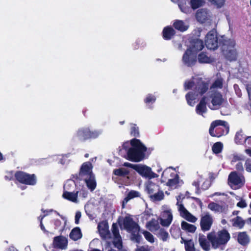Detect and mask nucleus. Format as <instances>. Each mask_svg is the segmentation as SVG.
<instances>
[{
    "label": "nucleus",
    "instance_id": "b1692460",
    "mask_svg": "<svg viewBox=\"0 0 251 251\" xmlns=\"http://www.w3.org/2000/svg\"><path fill=\"white\" fill-rule=\"evenodd\" d=\"M196 17L198 21L203 23L209 19L210 15L207 10L201 9L197 11Z\"/></svg>",
    "mask_w": 251,
    "mask_h": 251
},
{
    "label": "nucleus",
    "instance_id": "393cba45",
    "mask_svg": "<svg viewBox=\"0 0 251 251\" xmlns=\"http://www.w3.org/2000/svg\"><path fill=\"white\" fill-rule=\"evenodd\" d=\"M173 26L175 29L184 32L186 31L189 27V24L182 20H176L173 24Z\"/></svg>",
    "mask_w": 251,
    "mask_h": 251
},
{
    "label": "nucleus",
    "instance_id": "423d86ee",
    "mask_svg": "<svg viewBox=\"0 0 251 251\" xmlns=\"http://www.w3.org/2000/svg\"><path fill=\"white\" fill-rule=\"evenodd\" d=\"M229 126L227 122L222 120H216L211 124L209 132L213 137H220L228 133Z\"/></svg>",
    "mask_w": 251,
    "mask_h": 251
},
{
    "label": "nucleus",
    "instance_id": "79ce46f5",
    "mask_svg": "<svg viewBox=\"0 0 251 251\" xmlns=\"http://www.w3.org/2000/svg\"><path fill=\"white\" fill-rule=\"evenodd\" d=\"M43 212L45 213L43 215H41L38 217V219L40 220V227L42 231H43L45 233L48 232V231L45 229V227L43 224L42 220L43 218L49 215L50 213L54 211L53 209H50L49 210H44L43 209H42Z\"/></svg>",
    "mask_w": 251,
    "mask_h": 251
},
{
    "label": "nucleus",
    "instance_id": "864d4df0",
    "mask_svg": "<svg viewBox=\"0 0 251 251\" xmlns=\"http://www.w3.org/2000/svg\"><path fill=\"white\" fill-rule=\"evenodd\" d=\"M223 144L221 142L215 143L212 147V151L215 153H219L223 149Z\"/></svg>",
    "mask_w": 251,
    "mask_h": 251
},
{
    "label": "nucleus",
    "instance_id": "6e6d98bb",
    "mask_svg": "<svg viewBox=\"0 0 251 251\" xmlns=\"http://www.w3.org/2000/svg\"><path fill=\"white\" fill-rule=\"evenodd\" d=\"M186 1L184 3L181 2H179L178 4V7L180 8V10L185 13H188L190 11V9L187 6H186Z\"/></svg>",
    "mask_w": 251,
    "mask_h": 251
},
{
    "label": "nucleus",
    "instance_id": "c03bdc74",
    "mask_svg": "<svg viewBox=\"0 0 251 251\" xmlns=\"http://www.w3.org/2000/svg\"><path fill=\"white\" fill-rule=\"evenodd\" d=\"M246 137L242 131L237 132L235 137V142L237 144H242L245 143Z\"/></svg>",
    "mask_w": 251,
    "mask_h": 251
},
{
    "label": "nucleus",
    "instance_id": "de8ad7c7",
    "mask_svg": "<svg viewBox=\"0 0 251 251\" xmlns=\"http://www.w3.org/2000/svg\"><path fill=\"white\" fill-rule=\"evenodd\" d=\"M205 3L204 0H191L190 4L193 9H196L202 6Z\"/></svg>",
    "mask_w": 251,
    "mask_h": 251
},
{
    "label": "nucleus",
    "instance_id": "0e129e2a",
    "mask_svg": "<svg viewBox=\"0 0 251 251\" xmlns=\"http://www.w3.org/2000/svg\"><path fill=\"white\" fill-rule=\"evenodd\" d=\"M13 176H14L13 172H8L6 173L4 178L6 180H10L13 179Z\"/></svg>",
    "mask_w": 251,
    "mask_h": 251
},
{
    "label": "nucleus",
    "instance_id": "49530a36",
    "mask_svg": "<svg viewBox=\"0 0 251 251\" xmlns=\"http://www.w3.org/2000/svg\"><path fill=\"white\" fill-rule=\"evenodd\" d=\"M141 232L143 234L146 240L149 242L151 243H153L154 242L155 238L151 233L147 230H143L141 231Z\"/></svg>",
    "mask_w": 251,
    "mask_h": 251
},
{
    "label": "nucleus",
    "instance_id": "bb28decb",
    "mask_svg": "<svg viewBox=\"0 0 251 251\" xmlns=\"http://www.w3.org/2000/svg\"><path fill=\"white\" fill-rule=\"evenodd\" d=\"M145 226L151 232H155L160 229L158 220L154 218H151V220L147 222Z\"/></svg>",
    "mask_w": 251,
    "mask_h": 251
},
{
    "label": "nucleus",
    "instance_id": "6ab92c4d",
    "mask_svg": "<svg viewBox=\"0 0 251 251\" xmlns=\"http://www.w3.org/2000/svg\"><path fill=\"white\" fill-rule=\"evenodd\" d=\"M112 232L113 236V243L114 247L119 249L122 248V238L119 234L118 226L116 224H113L112 225Z\"/></svg>",
    "mask_w": 251,
    "mask_h": 251
},
{
    "label": "nucleus",
    "instance_id": "a211bd4d",
    "mask_svg": "<svg viewBox=\"0 0 251 251\" xmlns=\"http://www.w3.org/2000/svg\"><path fill=\"white\" fill-rule=\"evenodd\" d=\"M68 241L66 237L63 236L54 237L52 242V246L54 248L62 250L67 249Z\"/></svg>",
    "mask_w": 251,
    "mask_h": 251
},
{
    "label": "nucleus",
    "instance_id": "0eeeda50",
    "mask_svg": "<svg viewBox=\"0 0 251 251\" xmlns=\"http://www.w3.org/2000/svg\"><path fill=\"white\" fill-rule=\"evenodd\" d=\"M171 169L175 171L173 167H169L164 171L162 174V178L164 181L167 180V185L173 189L176 188L181 183L179 180L178 175L174 171L172 172Z\"/></svg>",
    "mask_w": 251,
    "mask_h": 251
},
{
    "label": "nucleus",
    "instance_id": "473e14b6",
    "mask_svg": "<svg viewBox=\"0 0 251 251\" xmlns=\"http://www.w3.org/2000/svg\"><path fill=\"white\" fill-rule=\"evenodd\" d=\"M203 47L204 45L202 41L200 39H197L194 41L192 47L189 49L193 50V52H196V54H197V52L202 50Z\"/></svg>",
    "mask_w": 251,
    "mask_h": 251
},
{
    "label": "nucleus",
    "instance_id": "a878e982",
    "mask_svg": "<svg viewBox=\"0 0 251 251\" xmlns=\"http://www.w3.org/2000/svg\"><path fill=\"white\" fill-rule=\"evenodd\" d=\"M206 97H203L200 100L199 103L197 105L196 108V113L203 116V114L207 111Z\"/></svg>",
    "mask_w": 251,
    "mask_h": 251
},
{
    "label": "nucleus",
    "instance_id": "20e7f679",
    "mask_svg": "<svg viewBox=\"0 0 251 251\" xmlns=\"http://www.w3.org/2000/svg\"><path fill=\"white\" fill-rule=\"evenodd\" d=\"M124 228L128 232L131 233L130 239L137 244L142 242L143 238L139 234L140 229L139 225L130 217H126L123 221Z\"/></svg>",
    "mask_w": 251,
    "mask_h": 251
},
{
    "label": "nucleus",
    "instance_id": "09e8293b",
    "mask_svg": "<svg viewBox=\"0 0 251 251\" xmlns=\"http://www.w3.org/2000/svg\"><path fill=\"white\" fill-rule=\"evenodd\" d=\"M153 217V214L151 213L150 210H146L143 214L142 216V221L144 222L145 221L148 222V221H150L151 220V218Z\"/></svg>",
    "mask_w": 251,
    "mask_h": 251
},
{
    "label": "nucleus",
    "instance_id": "603ef678",
    "mask_svg": "<svg viewBox=\"0 0 251 251\" xmlns=\"http://www.w3.org/2000/svg\"><path fill=\"white\" fill-rule=\"evenodd\" d=\"M130 134L135 137H138L139 135V128L136 125L130 124Z\"/></svg>",
    "mask_w": 251,
    "mask_h": 251
},
{
    "label": "nucleus",
    "instance_id": "13d9d810",
    "mask_svg": "<svg viewBox=\"0 0 251 251\" xmlns=\"http://www.w3.org/2000/svg\"><path fill=\"white\" fill-rule=\"evenodd\" d=\"M69 156V154H66L64 155H58L56 156L57 159L59 160V163L62 165H65L68 163V161L67 158Z\"/></svg>",
    "mask_w": 251,
    "mask_h": 251
},
{
    "label": "nucleus",
    "instance_id": "f8f14e48",
    "mask_svg": "<svg viewBox=\"0 0 251 251\" xmlns=\"http://www.w3.org/2000/svg\"><path fill=\"white\" fill-rule=\"evenodd\" d=\"M16 179L20 183L34 185L36 180L34 175H29L23 172H17L14 174Z\"/></svg>",
    "mask_w": 251,
    "mask_h": 251
},
{
    "label": "nucleus",
    "instance_id": "412c9836",
    "mask_svg": "<svg viewBox=\"0 0 251 251\" xmlns=\"http://www.w3.org/2000/svg\"><path fill=\"white\" fill-rule=\"evenodd\" d=\"M74 138L80 141L89 140V127L79 128L74 134Z\"/></svg>",
    "mask_w": 251,
    "mask_h": 251
},
{
    "label": "nucleus",
    "instance_id": "9b49d317",
    "mask_svg": "<svg viewBox=\"0 0 251 251\" xmlns=\"http://www.w3.org/2000/svg\"><path fill=\"white\" fill-rule=\"evenodd\" d=\"M173 216L171 208L166 205L163 206L160 217L158 219L161 225L163 226H169L173 221Z\"/></svg>",
    "mask_w": 251,
    "mask_h": 251
},
{
    "label": "nucleus",
    "instance_id": "bf43d9fd",
    "mask_svg": "<svg viewBox=\"0 0 251 251\" xmlns=\"http://www.w3.org/2000/svg\"><path fill=\"white\" fill-rule=\"evenodd\" d=\"M211 4L216 5L218 7H221L224 4L225 0H207Z\"/></svg>",
    "mask_w": 251,
    "mask_h": 251
},
{
    "label": "nucleus",
    "instance_id": "aec40b11",
    "mask_svg": "<svg viewBox=\"0 0 251 251\" xmlns=\"http://www.w3.org/2000/svg\"><path fill=\"white\" fill-rule=\"evenodd\" d=\"M234 236L237 242L242 246H247L250 242V238L245 231L238 232Z\"/></svg>",
    "mask_w": 251,
    "mask_h": 251
},
{
    "label": "nucleus",
    "instance_id": "58836bf2",
    "mask_svg": "<svg viewBox=\"0 0 251 251\" xmlns=\"http://www.w3.org/2000/svg\"><path fill=\"white\" fill-rule=\"evenodd\" d=\"M198 59L200 63H209L212 61V59L203 52L198 55Z\"/></svg>",
    "mask_w": 251,
    "mask_h": 251
},
{
    "label": "nucleus",
    "instance_id": "69168bd1",
    "mask_svg": "<svg viewBox=\"0 0 251 251\" xmlns=\"http://www.w3.org/2000/svg\"><path fill=\"white\" fill-rule=\"evenodd\" d=\"M245 146L248 148H251V136L246 138L245 141Z\"/></svg>",
    "mask_w": 251,
    "mask_h": 251
},
{
    "label": "nucleus",
    "instance_id": "f704fd0d",
    "mask_svg": "<svg viewBox=\"0 0 251 251\" xmlns=\"http://www.w3.org/2000/svg\"><path fill=\"white\" fill-rule=\"evenodd\" d=\"M181 226L183 230L191 233H194L197 228L195 226L190 224L185 221L181 222Z\"/></svg>",
    "mask_w": 251,
    "mask_h": 251
},
{
    "label": "nucleus",
    "instance_id": "72a5a7b5",
    "mask_svg": "<svg viewBox=\"0 0 251 251\" xmlns=\"http://www.w3.org/2000/svg\"><path fill=\"white\" fill-rule=\"evenodd\" d=\"M176 31L171 26L165 27L163 30V38L166 40H170L175 34Z\"/></svg>",
    "mask_w": 251,
    "mask_h": 251
},
{
    "label": "nucleus",
    "instance_id": "4be33fe9",
    "mask_svg": "<svg viewBox=\"0 0 251 251\" xmlns=\"http://www.w3.org/2000/svg\"><path fill=\"white\" fill-rule=\"evenodd\" d=\"M98 230L101 238L107 240L111 238V234L108 229V226L105 222H101L98 225Z\"/></svg>",
    "mask_w": 251,
    "mask_h": 251
},
{
    "label": "nucleus",
    "instance_id": "4d7b16f0",
    "mask_svg": "<svg viewBox=\"0 0 251 251\" xmlns=\"http://www.w3.org/2000/svg\"><path fill=\"white\" fill-rule=\"evenodd\" d=\"M156 100V98L154 96L151 95V94H148L146 99H145L144 101L145 102L148 104L149 105L150 104H152L155 102Z\"/></svg>",
    "mask_w": 251,
    "mask_h": 251
},
{
    "label": "nucleus",
    "instance_id": "8fccbe9b",
    "mask_svg": "<svg viewBox=\"0 0 251 251\" xmlns=\"http://www.w3.org/2000/svg\"><path fill=\"white\" fill-rule=\"evenodd\" d=\"M75 183L72 180H68L64 185V191L72 190L75 186Z\"/></svg>",
    "mask_w": 251,
    "mask_h": 251
},
{
    "label": "nucleus",
    "instance_id": "e2e57ef3",
    "mask_svg": "<svg viewBox=\"0 0 251 251\" xmlns=\"http://www.w3.org/2000/svg\"><path fill=\"white\" fill-rule=\"evenodd\" d=\"M246 170L249 172H251V159H248L245 163Z\"/></svg>",
    "mask_w": 251,
    "mask_h": 251
},
{
    "label": "nucleus",
    "instance_id": "338daca9",
    "mask_svg": "<svg viewBox=\"0 0 251 251\" xmlns=\"http://www.w3.org/2000/svg\"><path fill=\"white\" fill-rule=\"evenodd\" d=\"M247 204L244 200H241L237 203V206L240 208H245L247 206Z\"/></svg>",
    "mask_w": 251,
    "mask_h": 251
},
{
    "label": "nucleus",
    "instance_id": "a19ab883",
    "mask_svg": "<svg viewBox=\"0 0 251 251\" xmlns=\"http://www.w3.org/2000/svg\"><path fill=\"white\" fill-rule=\"evenodd\" d=\"M102 129L91 130L89 128V140L98 138L102 133Z\"/></svg>",
    "mask_w": 251,
    "mask_h": 251
},
{
    "label": "nucleus",
    "instance_id": "c9c22d12",
    "mask_svg": "<svg viewBox=\"0 0 251 251\" xmlns=\"http://www.w3.org/2000/svg\"><path fill=\"white\" fill-rule=\"evenodd\" d=\"M146 188L148 193L150 194V195H152L155 192L158 191L159 189V186L157 185L151 181H148Z\"/></svg>",
    "mask_w": 251,
    "mask_h": 251
},
{
    "label": "nucleus",
    "instance_id": "9d476101",
    "mask_svg": "<svg viewBox=\"0 0 251 251\" xmlns=\"http://www.w3.org/2000/svg\"><path fill=\"white\" fill-rule=\"evenodd\" d=\"M181 197L180 195L176 197V205L180 216L189 222L195 223L197 221V218L185 208L182 202L180 201Z\"/></svg>",
    "mask_w": 251,
    "mask_h": 251
},
{
    "label": "nucleus",
    "instance_id": "37998d69",
    "mask_svg": "<svg viewBox=\"0 0 251 251\" xmlns=\"http://www.w3.org/2000/svg\"><path fill=\"white\" fill-rule=\"evenodd\" d=\"M208 208L212 211L216 212H222L223 211V207L215 202H210L208 205Z\"/></svg>",
    "mask_w": 251,
    "mask_h": 251
},
{
    "label": "nucleus",
    "instance_id": "ddd939ff",
    "mask_svg": "<svg viewBox=\"0 0 251 251\" xmlns=\"http://www.w3.org/2000/svg\"><path fill=\"white\" fill-rule=\"evenodd\" d=\"M134 170L143 177L149 179L156 178L158 176V175L152 171L151 167L145 165L136 164L134 166Z\"/></svg>",
    "mask_w": 251,
    "mask_h": 251
},
{
    "label": "nucleus",
    "instance_id": "c756f323",
    "mask_svg": "<svg viewBox=\"0 0 251 251\" xmlns=\"http://www.w3.org/2000/svg\"><path fill=\"white\" fill-rule=\"evenodd\" d=\"M230 222L231 223L232 226L233 227L239 229L243 228L245 225V221L242 218L238 216L230 219Z\"/></svg>",
    "mask_w": 251,
    "mask_h": 251
},
{
    "label": "nucleus",
    "instance_id": "39448f33",
    "mask_svg": "<svg viewBox=\"0 0 251 251\" xmlns=\"http://www.w3.org/2000/svg\"><path fill=\"white\" fill-rule=\"evenodd\" d=\"M92 170V165L90 162L84 163L81 166L79 174V177L85 180L87 187L91 191L96 187V181Z\"/></svg>",
    "mask_w": 251,
    "mask_h": 251
},
{
    "label": "nucleus",
    "instance_id": "f257e3e1",
    "mask_svg": "<svg viewBox=\"0 0 251 251\" xmlns=\"http://www.w3.org/2000/svg\"><path fill=\"white\" fill-rule=\"evenodd\" d=\"M185 90L192 89L186 96L187 103L190 106H194L199 97L204 94L208 89V84L199 77H193L191 80L185 81Z\"/></svg>",
    "mask_w": 251,
    "mask_h": 251
},
{
    "label": "nucleus",
    "instance_id": "5701e85b",
    "mask_svg": "<svg viewBox=\"0 0 251 251\" xmlns=\"http://www.w3.org/2000/svg\"><path fill=\"white\" fill-rule=\"evenodd\" d=\"M245 157L242 154H234L231 160L232 165H235V168L239 171H243L244 167L242 161H244Z\"/></svg>",
    "mask_w": 251,
    "mask_h": 251
},
{
    "label": "nucleus",
    "instance_id": "ea45409f",
    "mask_svg": "<svg viewBox=\"0 0 251 251\" xmlns=\"http://www.w3.org/2000/svg\"><path fill=\"white\" fill-rule=\"evenodd\" d=\"M223 79L221 78H218L213 83L210 88V92L217 91V89H221L223 86Z\"/></svg>",
    "mask_w": 251,
    "mask_h": 251
},
{
    "label": "nucleus",
    "instance_id": "cd10ccee",
    "mask_svg": "<svg viewBox=\"0 0 251 251\" xmlns=\"http://www.w3.org/2000/svg\"><path fill=\"white\" fill-rule=\"evenodd\" d=\"M209 241L202 234H199V243L201 248L205 251H209L211 249Z\"/></svg>",
    "mask_w": 251,
    "mask_h": 251
},
{
    "label": "nucleus",
    "instance_id": "f3484780",
    "mask_svg": "<svg viewBox=\"0 0 251 251\" xmlns=\"http://www.w3.org/2000/svg\"><path fill=\"white\" fill-rule=\"evenodd\" d=\"M183 63L187 66H192L195 65L197 61L196 52L190 49H187L182 57Z\"/></svg>",
    "mask_w": 251,
    "mask_h": 251
},
{
    "label": "nucleus",
    "instance_id": "3c124183",
    "mask_svg": "<svg viewBox=\"0 0 251 251\" xmlns=\"http://www.w3.org/2000/svg\"><path fill=\"white\" fill-rule=\"evenodd\" d=\"M182 240L185 244V248L186 251H195L193 242L192 240Z\"/></svg>",
    "mask_w": 251,
    "mask_h": 251
},
{
    "label": "nucleus",
    "instance_id": "c85d7f7f",
    "mask_svg": "<svg viewBox=\"0 0 251 251\" xmlns=\"http://www.w3.org/2000/svg\"><path fill=\"white\" fill-rule=\"evenodd\" d=\"M78 191L75 192L71 191H64L62 197L72 202L77 203L78 202Z\"/></svg>",
    "mask_w": 251,
    "mask_h": 251
},
{
    "label": "nucleus",
    "instance_id": "2eb2a0df",
    "mask_svg": "<svg viewBox=\"0 0 251 251\" xmlns=\"http://www.w3.org/2000/svg\"><path fill=\"white\" fill-rule=\"evenodd\" d=\"M213 222L212 216L208 213H204L201 215L200 222L201 229L203 231L210 230Z\"/></svg>",
    "mask_w": 251,
    "mask_h": 251
},
{
    "label": "nucleus",
    "instance_id": "1a4fd4ad",
    "mask_svg": "<svg viewBox=\"0 0 251 251\" xmlns=\"http://www.w3.org/2000/svg\"><path fill=\"white\" fill-rule=\"evenodd\" d=\"M228 184L233 189H237L242 187L245 183V178L242 175L235 171L232 172L228 178Z\"/></svg>",
    "mask_w": 251,
    "mask_h": 251
},
{
    "label": "nucleus",
    "instance_id": "680f3d73",
    "mask_svg": "<svg viewBox=\"0 0 251 251\" xmlns=\"http://www.w3.org/2000/svg\"><path fill=\"white\" fill-rule=\"evenodd\" d=\"M81 217V213L80 211H76L75 215V222L78 225L79 223V220Z\"/></svg>",
    "mask_w": 251,
    "mask_h": 251
},
{
    "label": "nucleus",
    "instance_id": "5fc2aeb1",
    "mask_svg": "<svg viewBox=\"0 0 251 251\" xmlns=\"http://www.w3.org/2000/svg\"><path fill=\"white\" fill-rule=\"evenodd\" d=\"M204 180V178L202 175H198L197 178L193 182V185L196 187V191H198L200 189V184L201 182Z\"/></svg>",
    "mask_w": 251,
    "mask_h": 251
},
{
    "label": "nucleus",
    "instance_id": "6e6552de",
    "mask_svg": "<svg viewBox=\"0 0 251 251\" xmlns=\"http://www.w3.org/2000/svg\"><path fill=\"white\" fill-rule=\"evenodd\" d=\"M235 41L233 39L225 40L222 45V49L226 58L230 60H235L237 58V51L235 48Z\"/></svg>",
    "mask_w": 251,
    "mask_h": 251
},
{
    "label": "nucleus",
    "instance_id": "7ed1b4c3",
    "mask_svg": "<svg viewBox=\"0 0 251 251\" xmlns=\"http://www.w3.org/2000/svg\"><path fill=\"white\" fill-rule=\"evenodd\" d=\"M207 239L214 249L225 250L226 245L230 239L229 232L222 229L217 232H211L207 234Z\"/></svg>",
    "mask_w": 251,
    "mask_h": 251
},
{
    "label": "nucleus",
    "instance_id": "f03ea898",
    "mask_svg": "<svg viewBox=\"0 0 251 251\" xmlns=\"http://www.w3.org/2000/svg\"><path fill=\"white\" fill-rule=\"evenodd\" d=\"M125 150L126 152V158L131 161L139 162L144 159L147 148L137 139H133L130 143H124L119 152L121 154Z\"/></svg>",
    "mask_w": 251,
    "mask_h": 251
},
{
    "label": "nucleus",
    "instance_id": "052dcab7",
    "mask_svg": "<svg viewBox=\"0 0 251 251\" xmlns=\"http://www.w3.org/2000/svg\"><path fill=\"white\" fill-rule=\"evenodd\" d=\"M211 182L208 179H204L202 184H201V188L203 190H207L210 186Z\"/></svg>",
    "mask_w": 251,
    "mask_h": 251
},
{
    "label": "nucleus",
    "instance_id": "4c0bfd02",
    "mask_svg": "<svg viewBox=\"0 0 251 251\" xmlns=\"http://www.w3.org/2000/svg\"><path fill=\"white\" fill-rule=\"evenodd\" d=\"M113 173L116 176L125 177L127 176L129 173V171L128 169L125 168H120L114 170L113 171Z\"/></svg>",
    "mask_w": 251,
    "mask_h": 251
},
{
    "label": "nucleus",
    "instance_id": "a18cd8bd",
    "mask_svg": "<svg viewBox=\"0 0 251 251\" xmlns=\"http://www.w3.org/2000/svg\"><path fill=\"white\" fill-rule=\"evenodd\" d=\"M164 193L162 191H159L155 192L152 195H150V198L153 201H159L163 199Z\"/></svg>",
    "mask_w": 251,
    "mask_h": 251
},
{
    "label": "nucleus",
    "instance_id": "e433bc0d",
    "mask_svg": "<svg viewBox=\"0 0 251 251\" xmlns=\"http://www.w3.org/2000/svg\"><path fill=\"white\" fill-rule=\"evenodd\" d=\"M156 235L159 239L163 242L168 241L170 237L168 232L163 228L159 229L156 233Z\"/></svg>",
    "mask_w": 251,
    "mask_h": 251
},
{
    "label": "nucleus",
    "instance_id": "4468645a",
    "mask_svg": "<svg viewBox=\"0 0 251 251\" xmlns=\"http://www.w3.org/2000/svg\"><path fill=\"white\" fill-rule=\"evenodd\" d=\"M205 46L208 49L215 50L218 47L217 34L215 30L210 31L205 39Z\"/></svg>",
    "mask_w": 251,
    "mask_h": 251
},
{
    "label": "nucleus",
    "instance_id": "dca6fc26",
    "mask_svg": "<svg viewBox=\"0 0 251 251\" xmlns=\"http://www.w3.org/2000/svg\"><path fill=\"white\" fill-rule=\"evenodd\" d=\"M212 105H209L210 109L215 110L218 109L222 104L224 99L222 95L217 91L210 92Z\"/></svg>",
    "mask_w": 251,
    "mask_h": 251
},
{
    "label": "nucleus",
    "instance_id": "2f4dec72",
    "mask_svg": "<svg viewBox=\"0 0 251 251\" xmlns=\"http://www.w3.org/2000/svg\"><path fill=\"white\" fill-rule=\"evenodd\" d=\"M140 196V193L137 191L131 190L129 191L126 197L124 199L122 202V208H124L125 206V205L127 203V202L130 200L131 199H134L135 198L139 197Z\"/></svg>",
    "mask_w": 251,
    "mask_h": 251
},
{
    "label": "nucleus",
    "instance_id": "7c9ffc66",
    "mask_svg": "<svg viewBox=\"0 0 251 251\" xmlns=\"http://www.w3.org/2000/svg\"><path fill=\"white\" fill-rule=\"evenodd\" d=\"M69 237L70 239L75 241L80 239L82 237L80 228L78 227L74 228L70 232Z\"/></svg>",
    "mask_w": 251,
    "mask_h": 251
},
{
    "label": "nucleus",
    "instance_id": "774afa93",
    "mask_svg": "<svg viewBox=\"0 0 251 251\" xmlns=\"http://www.w3.org/2000/svg\"><path fill=\"white\" fill-rule=\"evenodd\" d=\"M54 226H55V228H59L60 227H61V221L59 220H55L54 222Z\"/></svg>",
    "mask_w": 251,
    "mask_h": 251
}]
</instances>
